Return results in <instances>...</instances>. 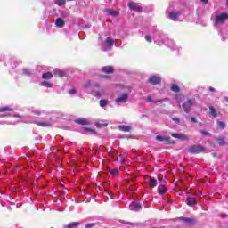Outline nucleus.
I'll list each match as a JSON object with an SVG mask.
<instances>
[{
  "instance_id": "nucleus-26",
  "label": "nucleus",
  "mask_w": 228,
  "mask_h": 228,
  "mask_svg": "<svg viewBox=\"0 0 228 228\" xmlns=\"http://www.w3.org/2000/svg\"><path fill=\"white\" fill-rule=\"evenodd\" d=\"M104 44H105V45H109L110 47H113V44H115V42L113 41V39L111 37H107Z\"/></svg>"
},
{
  "instance_id": "nucleus-9",
  "label": "nucleus",
  "mask_w": 228,
  "mask_h": 228,
  "mask_svg": "<svg viewBox=\"0 0 228 228\" xmlns=\"http://www.w3.org/2000/svg\"><path fill=\"white\" fill-rule=\"evenodd\" d=\"M148 82L153 86L159 85L161 83V77L158 75H152L150 77Z\"/></svg>"
},
{
  "instance_id": "nucleus-13",
  "label": "nucleus",
  "mask_w": 228,
  "mask_h": 228,
  "mask_svg": "<svg viewBox=\"0 0 228 228\" xmlns=\"http://www.w3.org/2000/svg\"><path fill=\"white\" fill-rule=\"evenodd\" d=\"M102 72L104 74H113L115 72V69L112 68V66H104L102 68Z\"/></svg>"
},
{
  "instance_id": "nucleus-20",
  "label": "nucleus",
  "mask_w": 228,
  "mask_h": 228,
  "mask_svg": "<svg viewBox=\"0 0 228 228\" xmlns=\"http://www.w3.org/2000/svg\"><path fill=\"white\" fill-rule=\"evenodd\" d=\"M208 109H209L210 115H212L214 118H216V117H218V112H216V110L215 109V107L209 106Z\"/></svg>"
},
{
  "instance_id": "nucleus-46",
  "label": "nucleus",
  "mask_w": 228,
  "mask_h": 228,
  "mask_svg": "<svg viewBox=\"0 0 228 228\" xmlns=\"http://www.w3.org/2000/svg\"><path fill=\"white\" fill-rule=\"evenodd\" d=\"M108 154H110L112 159H115V154H111V150H107Z\"/></svg>"
},
{
  "instance_id": "nucleus-3",
  "label": "nucleus",
  "mask_w": 228,
  "mask_h": 228,
  "mask_svg": "<svg viewBox=\"0 0 228 228\" xmlns=\"http://www.w3.org/2000/svg\"><path fill=\"white\" fill-rule=\"evenodd\" d=\"M27 124H37V126H39L40 127H51L53 126V121H44L39 122L35 120V118H30L28 120L25 121Z\"/></svg>"
},
{
  "instance_id": "nucleus-41",
  "label": "nucleus",
  "mask_w": 228,
  "mask_h": 228,
  "mask_svg": "<svg viewBox=\"0 0 228 228\" xmlns=\"http://www.w3.org/2000/svg\"><path fill=\"white\" fill-rule=\"evenodd\" d=\"M77 93L76 88H72L69 91V95H76Z\"/></svg>"
},
{
  "instance_id": "nucleus-59",
  "label": "nucleus",
  "mask_w": 228,
  "mask_h": 228,
  "mask_svg": "<svg viewBox=\"0 0 228 228\" xmlns=\"http://www.w3.org/2000/svg\"><path fill=\"white\" fill-rule=\"evenodd\" d=\"M124 161H125V160H124V159H122V160H121V163H124Z\"/></svg>"
},
{
  "instance_id": "nucleus-5",
  "label": "nucleus",
  "mask_w": 228,
  "mask_h": 228,
  "mask_svg": "<svg viewBox=\"0 0 228 228\" xmlns=\"http://www.w3.org/2000/svg\"><path fill=\"white\" fill-rule=\"evenodd\" d=\"M228 19V13L223 12L221 14H217L215 17V23L216 25L224 24L225 20Z\"/></svg>"
},
{
  "instance_id": "nucleus-45",
  "label": "nucleus",
  "mask_w": 228,
  "mask_h": 228,
  "mask_svg": "<svg viewBox=\"0 0 228 228\" xmlns=\"http://www.w3.org/2000/svg\"><path fill=\"white\" fill-rule=\"evenodd\" d=\"M171 136L173 138H177L179 140V137L181 136V134H171Z\"/></svg>"
},
{
  "instance_id": "nucleus-19",
  "label": "nucleus",
  "mask_w": 228,
  "mask_h": 228,
  "mask_svg": "<svg viewBox=\"0 0 228 228\" xmlns=\"http://www.w3.org/2000/svg\"><path fill=\"white\" fill-rule=\"evenodd\" d=\"M8 65H10L12 69H17V60H15V58L10 59L8 61Z\"/></svg>"
},
{
  "instance_id": "nucleus-33",
  "label": "nucleus",
  "mask_w": 228,
  "mask_h": 228,
  "mask_svg": "<svg viewBox=\"0 0 228 228\" xmlns=\"http://www.w3.org/2000/svg\"><path fill=\"white\" fill-rule=\"evenodd\" d=\"M8 111H13V109L10 107H2L0 108V113H6Z\"/></svg>"
},
{
  "instance_id": "nucleus-8",
  "label": "nucleus",
  "mask_w": 228,
  "mask_h": 228,
  "mask_svg": "<svg viewBox=\"0 0 228 228\" xmlns=\"http://www.w3.org/2000/svg\"><path fill=\"white\" fill-rule=\"evenodd\" d=\"M178 220L180 222H183V224H186V225H195L197 224V219L195 218H190V217H179Z\"/></svg>"
},
{
  "instance_id": "nucleus-36",
  "label": "nucleus",
  "mask_w": 228,
  "mask_h": 228,
  "mask_svg": "<svg viewBox=\"0 0 228 228\" xmlns=\"http://www.w3.org/2000/svg\"><path fill=\"white\" fill-rule=\"evenodd\" d=\"M101 108H106L108 106V100L102 99L100 100Z\"/></svg>"
},
{
  "instance_id": "nucleus-12",
  "label": "nucleus",
  "mask_w": 228,
  "mask_h": 228,
  "mask_svg": "<svg viewBox=\"0 0 228 228\" xmlns=\"http://www.w3.org/2000/svg\"><path fill=\"white\" fill-rule=\"evenodd\" d=\"M28 113H32V115H36V117H40L44 111H42L40 109L31 107L28 109Z\"/></svg>"
},
{
  "instance_id": "nucleus-54",
  "label": "nucleus",
  "mask_w": 228,
  "mask_h": 228,
  "mask_svg": "<svg viewBox=\"0 0 228 228\" xmlns=\"http://www.w3.org/2000/svg\"><path fill=\"white\" fill-rule=\"evenodd\" d=\"M127 224V225H134V223H130V222H128V223H126Z\"/></svg>"
},
{
  "instance_id": "nucleus-30",
  "label": "nucleus",
  "mask_w": 228,
  "mask_h": 228,
  "mask_svg": "<svg viewBox=\"0 0 228 228\" xmlns=\"http://www.w3.org/2000/svg\"><path fill=\"white\" fill-rule=\"evenodd\" d=\"M54 76H57L58 77H64L65 73L60 69H54Z\"/></svg>"
},
{
  "instance_id": "nucleus-37",
  "label": "nucleus",
  "mask_w": 228,
  "mask_h": 228,
  "mask_svg": "<svg viewBox=\"0 0 228 228\" xmlns=\"http://www.w3.org/2000/svg\"><path fill=\"white\" fill-rule=\"evenodd\" d=\"M217 126L219 129H225L227 127V125L223 121H217Z\"/></svg>"
},
{
  "instance_id": "nucleus-40",
  "label": "nucleus",
  "mask_w": 228,
  "mask_h": 228,
  "mask_svg": "<svg viewBox=\"0 0 228 228\" xmlns=\"http://www.w3.org/2000/svg\"><path fill=\"white\" fill-rule=\"evenodd\" d=\"M84 131H86V133H92L93 134H95V130H93L91 128L85 127Z\"/></svg>"
},
{
  "instance_id": "nucleus-23",
  "label": "nucleus",
  "mask_w": 228,
  "mask_h": 228,
  "mask_svg": "<svg viewBox=\"0 0 228 228\" xmlns=\"http://www.w3.org/2000/svg\"><path fill=\"white\" fill-rule=\"evenodd\" d=\"M157 185H158V180H156V178H154V177H151L150 178V187L156 188Z\"/></svg>"
},
{
  "instance_id": "nucleus-4",
  "label": "nucleus",
  "mask_w": 228,
  "mask_h": 228,
  "mask_svg": "<svg viewBox=\"0 0 228 228\" xmlns=\"http://www.w3.org/2000/svg\"><path fill=\"white\" fill-rule=\"evenodd\" d=\"M127 5L129 10L136 12L137 13H142V12H143V9L142 8V4H138L136 2H129Z\"/></svg>"
},
{
  "instance_id": "nucleus-60",
  "label": "nucleus",
  "mask_w": 228,
  "mask_h": 228,
  "mask_svg": "<svg viewBox=\"0 0 228 228\" xmlns=\"http://www.w3.org/2000/svg\"><path fill=\"white\" fill-rule=\"evenodd\" d=\"M111 1H113V0H109V3H111Z\"/></svg>"
},
{
  "instance_id": "nucleus-34",
  "label": "nucleus",
  "mask_w": 228,
  "mask_h": 228,
  "mask_svg": "<svg viewBox=\"0 0 228 228\" xmlns=\"http://www.w3.org/2000/svg\"><path fill=\"white\" fill-rule=\"evenodd\" d=\"M55 4L57 6H65V4L67 3L66 0H54Z\"/></svg>"
},
{
  "instance_id": "nucleus-25",
  "label": "nucleus",
  "mask_w": 228,
  "mask_h": 228,
  "mask_svg": "<svg viewBox=\"0 0 228 228\" xmlns=\"http://www.w3.org/2000/svg\"><path fill=\"white\" fill-rule=\"evenodd\" d=\"M40 86H44L45 88H53V83L43 81L40 83Z\"/></svg>"
},
{
  "instance_id": "nucleus-1",
  "label": "nucleus",
  "mask_w": 228,
  "mask_h": 228,
  "mask_svg": "<svg viewBox=\"0 0 228 228\" xmlns=\"http://www.w3.org/2000/svg\"><path fill=\"white\" fill-rule=\"evenodd\" d=\"M84 88L89 93L93 92L95 97L101 95V86H99V83H93L91 81H87L84 84Z\"/></svg>"
},
{
  "instance_id": "nucleus-52",
  "label": "nucleus",
  "mask_w": 228,
  "mask_h": 228,
  "mask_svg": "<svg viewBox=\"0 0 228 228\" xmlns=\"http://www.w3.org/2000/svg\"><path fill=\"white\" fill-rule=\"evenodd\" d=\"M107 193H108V195H109L112 200H114V199H115V196H113V195L110 194V192H107Z\"/></svg>"
},
{
  "instance_id": "nucleus-28",
  "label": "nucleus",
  "mask_w": 228,
  "mask_h": 228,
  "mask_svg": "<svg viewBox=\"0 0 228 228\" xmlns=\"http://www.w3.org/2000/svg\"><path fill=\"white\" fill-rule=\"evenodd\" d=\"M167 45H168L173 51H175L176 49L175 45L174 44V40L172 39H167Z\"/></svg>"
},
{
  "instance_id": "nucleus-51",
  "label": "nucleus",
  "mask_w": 228,
  "mask_h": 228,
  "mask_svg": "<svg viewBox=\"0 0 228 228\" xmlns=\"http://www.w3.org/2000/svg\"><path fill=\"white\" fill-rule=\"evenodd\" d=\"M208 90H209V92H215V88L212 87V86H210V87L208 88Z\"/></svg>"
},
{
  "instance_id": "nucleus-21",
  "label": "nucleus",
  "mask_w": 228,
  "mask_h": 228,
  "mask_svg": "<svg viewBox=\"0 0 228 228\" xmlns=\"http://www.w3.org/2000/svg\"><path fill=\"white\" fill-rule=\"evenodd\" d=\"M105 12L111 17H118V12H117V11H114L112 9H106Z\"/></svg>"
},
{
  "instance_id": "nucleus-16",
  "label": "nucleus",
  "mask_w": 228,
  "mask_h": 228,
  "mask_svg": "<svg viewBox=\"0 0 228 228\" xmlns=\"http://www.w3.org/2000/svg\"><path fill=\"white\" fill-rule=\"evenodd\" d=\"M76 124H79L80 126H88L90 122L86 118H78L75 120Z\"/></svg>"
},
{
  "instance_id": "nucleus-48",
  "label": "nucleus",
  "mask_w": 228,
  "mask_h": 228,
  "mask_svg": "<svg viewBox=\"0 0 228 228\" xmlns=\"http://www.w3.org/2000/svg\"><path fill=\"white\" fill-rule=\"evenodd\" d=\"M146 42H152L151 36H145Z\"/></svg>"
},
{
  "instance_id": "nucleus-32",
  "label": "nucleus",
  "mask_w": 228,
  "mask_h": 228,
  "mask_svg": "<svg viewBox=\"0 0 228 228\" xmlns=\"http://www.w3.org/2000/svg\"><path fill=\"white\" fill-rule=\"evenodd\" d=\"M42 79H53V73L46 72L42 75Z\"/></svg>"
},
{
  "instance_id": "nucleus-47",
  "label": "nucleus",
  "mask_w": 228,
  "mask_h": 228,
  "mask_svg": "<svg viewBox=\"0 0 228 228\" xmlns=\"http://www.w3.org/2000/svg\"><path fill=\"white\" fill-rule=\"evenodd\" d=\"M172 120L176 124H179V122H181V119L179 118H172Z\"/></svg>"
},
{
  "instance_id": "nucleus-53",
  "label": "nucleus",
  "mask_w": 228,
  "mask_h": 228,
  "mask_svg": "<svg viewBox=\"0 0 228 228\" xmlns=\"http://www.w3.org/2000/svg\"><path fill=\"white\" fill-rule=\"evenodd\" d=\"M1 117H10V114L5 113V114H3Z\"/></svg>"
},
{
  "instance_id": "nucleus-11",
  "label": "nucleus",
  "mask_w": 228,
  "mask_h": 228,
  "mask_svg": "<svg viewBox=\"0 0 228 228\" xmlns=\"http://www.w3.org/2000/svg\"><path fill=\"white\" fill-rule=\"evenodd\" d=\"M168 17H169V19H171V20H177V19H179V17H181V12L179 11L170 12L168 13Z\"/></svg>"
},
{
  "instance_id": "nucleus-7",
  "label": "nucleus",
  "mask_w": 228,
  "mask_h": 228,
  "mask_svg": "<svg viewBox=\"0 0 228 228\" xmlns=\"http://www.w3.org/2000/svg\"><path fill=\"white\" fill-rule=\"evenodd\" d=\"M129 101V94L124 93L118 96L115 100L116 104H124Z\"/></svg>"
},
{
  "instance_id": "nucleus-61",
  "label": "nucleus",
  "mask_w": 228,
  "mask_h": 228,
  "mask_svg": "<svg viewBox=\"0 0 228 228\" xmlns=\"http://www.w3.org/2000/svg\"><path fill=\"white\" fill-rule=\"evenodd\" d=\"M115 161H118V159H115Z\"/></svg>"
},
{
  "instance_id": "nucleus-14",
  "label": "nucleus",
  "mask_w": 228,
  "mask_h": 228,
  "mask_svg": "<svg viewBox=\"0 0 228 228\" xmlns=\"http://www.w3.org/2000/svg\"><path fill=\"white\" fill-rule=\"evenodd\" d=\"M155 140H157V142H164L166 145H170V140L167 137L157 135Z\"/></svg>"
},
{
  "instance_id": "nucleus-42",
  "label": "nucleus",
  "mask_w": 228,
  "mask_h": 228,
  "mask_svg": "<svg viewBox=\"0 0 228 228\" xmlns=\"http://www.w3.org/2000/svg\"><path fill=\"white\" fill-rule=\"evenodd\" d=\"M69 17V12H61V18L62 19H67Z\"/></svg>"
},
{
  "instance_id": "nucleus-24",
  "label": "nucleus",
  "mask_w": 228,
  "mask_h": 228,
  "mask_svg": "<svg viewBox=\"0 0 228 228\" xmlns=\"http://www.w3.org/2000/svg\"><path fill=\"white\" fill-rule=\"evenodd\" d=\"M171 91L177 94V93L181 92V87H179V86H177V84H172L171 85Z\"/></svg>"
},
{
  "instance_id": "nucleus-10",
  "label": "nucleus",
  "mask_w": 228,
  "mask_h": 228,
  "mask_svg": "<svg viewBox=\"0 0 228 228\" xmlns=\"http://www.w3.org/2000/svg\"><path fill=\"white\" fill-rule=\"evenodd\" d=\"M130 211H140L142 209V204L133 201L129 205Z\"/></svg>"
},
{
  "instance_id": "nucleus-31",
  "label": "nucleus",
  "mask_w": 228,
  "mask_h": 228,
  "mask_svg": "<svg viewBox=\"0 0 228 228\" xmlns=\"http://www.w3.org/2000/svg\"><path fill=\"white\" fill-rule=\"evenodd\" d=\"M166 191H167V187L165 185H161L158 188V193H159V195H164Z\"/></svg>"
},
{
  "instance_id": "nucleus-39",
  "label": "nucleus",
  "mask_w": 228,
  "mask_h": 228,
  "mask_svg": "<svg viewBox=\"0 0 228 228\" xmlns=\"http://www.w3.org/2000/svg\"><path fill=\"white\" fill-rule=\"evenodd\" d=\"M216 140L219 145H225V140H224V138H217Z\"/></svg>"
},
{
  "instance_id": "nucleus-22",
  "label": "nucleus",
  "mask_w": 228,
  "mask_h": 228,
  "mask_svg": "<svg viewBox=\"0 0 228 228\" xmlns=\"http://www.w3.org/2000/svg\"><path fill=\"white\" fill-rule=\"evenodd\" d=\"M148 102H152L153 104H156V102H163L164 101H167V99H160V100H153L151 96H147Z\"/></svg>"
},
{
  "instance_id": "nucleus-2",
  "label": "nucleus",
  "mask_w": 228,
  "mask_h": 228,
  "mask_svg": "<svg viewBox=\"0 0 228 228\" xmlns=\"http://www.w3.org/2000/svg\"><path fill=\"white\" fill-rule=\"evenodd\" d=\"M195 104V100L188 99L182 104V110H183L184 113L187 115L191 111V108H193Z\"/></svg>"
},
{
  "instance_id": "nucleus-6",
  "label": "nucleus",
  "mask_w": 228,
  "mask_h": 228,
  "mask_svg": "<svg viewBox=\"0 0 228 228\" xmlns=\"http://www.w3.org/2000/svg\"><path fill=\"white\" fill-rule=\"evenodd\" d=\"M188 151L190 154H200V152H204V148L200 144H194L190 146Z\"/></svg>"
},
{
  "instance_id": "nucleus-35",
  "label": "nucleus",
  "mask_w": 228,
  "mask_h": 228,
  "mask_svg": "<svg viewBox=\"0 0 228 228\" xmlns=\"http://www.w3.org/2000/svg\"><path fill=\"white\" fill-rule=\"evenodd\" d=\"M178 140H183V142H190V137L186 134H180Z\"/></svg>"
},
{
  "instance_id": "nucleus-44",
  "label": "nucleus",
  "mask_w": 228,
  "mask_h": 228,
  "mask_svg": "<svg viewBox=\"0 0 228 228\" xmlns=\"http://www.w3.org/2000/svg\"><path fill=\"white\" fill-rule=\"evenodd\" d=\"M92 227H95V224L90 223V224H86V228H92Z\"/></svg>"
},
{
  "instance_id": "nucleus-38",
  "label": "nucleus",
  "mask_w": 228,
  "mask_h": 228,
  "mask_svg": "<svg viewBox=\"0 0 228 228\" xmlns=\"http://www.w3.org/2000/svg\"><path fill=\"white\" fill-rule=\"evenodd\" d=\"M200 133L203 135V136H211V134L206 130H200Z\"/></svg>"
},
{
  "instance_id": "nucleus-63",
  "label": "nucleus",
  "mask_w": 228,
  "mask_h": 228,
  "mask_svg": "<svg viewBox=\"0 0 228 228\" xmlns=\"http://www.w3.org/2000/svg\"><path fill=\"white\" fill-rule=\"evenodd\" d=\"M143 117H147V115H143Z\"/></svg>"
},
{
  "instance_id": "nucleus-49",
  "label": "nucleus",
  "mask_w": 228,
  "mask_h": 228,
  "mask_svg": "<svg viewBox=\"0 0 228 228\" xmlns=\"http://www.w3.org/2000/svg\"><path fill=\"white\" fill-rule=\"evenodd\" d=\"M191 122L197 124V118L195 117H191Z\"/></svg>"
},
{
  "instance_id": "nucleus-62",
  "label": "nucleus",
  "mask_w": 228,
  "mask_h": 228,
  "mask_svg": "<svg viewBox=\"0 0 228 228\" xmlns=\"http://www.w3.org/2000/svg\"><path fill=\"white\" fill-rule=\"evenodd\" d=\"M103 77H108V76H104Z\"/></svg>"
},
{
  "instance_id": "nucleus-29",
  "label": "nucleus",
  "mask_w": 228,
  "mask_h": 228,
  "mask_svg": "<svg viewBox=\"0 0 228 228\" xmlns=\"http://www.w3.org/2000/svg\"><path fill=\"white\" fill-rule=\"evenodd\" d=\"M79 225H80L79 222H73V223H70L68 225H65L64 228H76V227H77Z\"/></svg>"
},
{
  "instance_id": "nucleus-18",
  "label": "nucleus",
  "mask_w": 228,
  "mask_h": 228,
  "mask_svg": "<svg viewBox=\"0 0 228 228\" xmlns=\"http://www.w3.org/2000/svg\"><path fill=\"white\" fill-rule=\"evenodd\" d=\"M33 72H35V70L29 69H28V68H24V69H22V75H23V76H28V77L33 76Z\"/></svg>"
},
{
  "instance_id": "nucleus-58",
  "label": "nucleus",
  "mask_w": 228,
  "mask_h": 228,
  "mask_svg": "<svg viewBox=\"0 0 228 228\" xmlns=\"http://www.w3.org/2000/svg\"><path fill=\"white\" fill-rule=\"evenodd\" d=\"M226 6H228V0H226Z\"/></svg>"
},
{
  "instance_id": "nucleus-27",
  "label": "nucleus",
  "mask_w": 228,
  "mask_h": 228,
  "mask_svg": "<svg viewBox=\"0 0 228 228\" xmlns=\"http://www.w3.org/2000/svg\"><path fill=\"white\" fill-rule=\"evenodd\" d=\"M119 130L123 131V133H129V131H131V126L123 125L119 126Z\"/></svg>"
},
{
  "instance_id": "nucleus-17",
  "label": "nucleus",
  "mask_w": 228,
  "mask_h": 228,
  "mask_svg": "<svg viewBox=\"0 0 228 228\" xmlns=\"http://www.w3.org/2000/svg\"><path fill=\"white\" fill-rule=\"evenodd\" d=\"M187 205L191 208H193V206H197V201L195 200V197H188L187 198Z\"/></svg>"
},
{
  "instance_id": "nucleus-57",
  "label": "nucleus",
  "mask_w": 228,
  "mask_h": 228,
  "mask_svg": "<svg viewBox=\"0 0 228 228\" xmlns=\"http://www.w3.org/2000/svg\"><path fill=\"white\" fill-rule=\"evenodd\" d=\"M116 152V156H118V151H115Z\"/></svg>"
},
{
  "instance_id": "nucleus-55",
  "label": "nucleus",
  "mask_w": 228,
  "mask_h": 228,
  "mask_svg": "<svg viewBox=\"0 0 228 228\" xmlns=\"http://www.w3.org/2000/svg\"><path fill=\"white\" fill-rule=\"evenodd\" d=\"M102 51H106V49H104V45H102Z\"/></svg>"
},
{
  "instance_id": "nucleus-43",
  "label": "nucleus",
  "mask_w": 228,
  "mask_h": 228,
  "mask_svg": "<svg viewBox=\"0 0 228 228\" xmlns=\"http://www.w3.org/2000/svg\"><path fill=\"white\" fill-rule=\"evenodd\" d=\"M110 174H111V175H117L118 174V170H117V169H112V170L110 171Z\"/></svg>"
},
{
  "instance_id": "nucleus-64",
  "label": "nucleus",
  "mask_w": 228,
  "mask_h": 228,
  "mask_svg": "<svg viewBox=\"0 0 228 228\" xmlns=\"http://www.w3.org/2000/svg\"><path fill=\"white\" fill-rule=\"evenodd\" d=\"M68 1H74V0H68Z\"/></svg>"
},
{
  "instance_id": "nucleus-50",
  "label": "nucleus",
  "mask_w": 228,
  "mask_h": 228,
  "mask_svg": "<svg viewBox=\"0 0 228 228\" xmlns=\"http://www.w3.org/2000/svg\"><path fill=\"white\" fill-rule=\"evenodd\" d=\"M201 3H203V4H208V3H209V0H201Z\"/></svg>"
},
{
  "instance_id": "nucleus-56",
  "label": "nucleus",
  "mask_w": 228,
  "mask_h": 228,
  "mask_svg": "<svg viewBox=\"0 0 228 228\" xmlns=\"http://www.w3.org/2000/svg\"><path fill=\"white\" fill-rule=\"evenodd\" d=\"M214 158L216 157V153H213Z\"/></svg>"
},
{
  "instance_id": "nucleus-15",
  "label": "nucleus",
  "mask_w": 228,
  "mask_h": 228,
  "mask_svg": "<svg viewBox=\"0 0 228 228\" xmlns=\"http://www.w3.org/2000/svg\"><path fill=\"white\" fill-rule=\"evenodd\" d=\"M55 26L57 28H64L65 27V20L62 18H57L55 20Z\"/></svg>"
}]
</instances>
